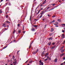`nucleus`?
<instances>
[{
	"mask_svg": "<svg viewBox=\"0 0 65 65\" xmlns=\"http://www.w3.org/2000/svg\"><path fill=\"white\" fill-rule=\"evenodd\" d=\"M65 55V53H63L60 55V56H63V55Z\"/></svg>",
	"mask_w": 65,
	"mask_h": 65,
	"instance_id": "6e6552de",
	"label": "nucleus"
},
{
	"mask_svg": "<svg viewBox=\"0 0 65 65\" xmlns=\"http://www.w3.org/2000/svg\"><path fill=\"white\" fill-rule=\"evenodd\" d=\"M17 63V62L16 61H15L13 62V64H16Z\"/></svg>",
	"mask_w": 65,
	"mask_h": 65,
	"instance_id": "f8f14e48",
	"label": "nucleus"
},
{
	"mask_svg": "<svg viewBox=\"0 0 65 65\" xmlns=\"http://www.w3.org/2000/svg\"><path fill=\"white\" fill-rule=\"evenodd\" d=\"M46 25H45V27H44V28H46Z\"/></svg>",
	"mask_w": 65,
	"mask_h": 65,
	"instance_id": "864d4df0",
	"label": "nucleus"
},
{
	"mask_svg": "<svg viewBox=\"0 0 65 65\" xmlns=\"http://www.w3.org/2000/svg\"><path fill=\"white\" fill-rule=\"evenodd\" d=\"M44 12H44V11H42L41 12V15H42V14H44Z\"/></svg>",
	"mask_w": 65,
	"mask_h": 65,
	"instance_id": "7ed1b4c3",
	"label": "nucleus"
},
{
	"mask_svg": "<svg viewBox=\"0 0 65 65\" xmlns=\"http://www.w3.org/2000/svg\"><path fill=\"white\" fill-rule=\"evenodd\" d=\"M33 62V61L32 60H31L29 62V63H31L32 62Z\"/></svg>",
	"mask_w": 65,
	"mask_h": 65,
	"instance_id": "a211bd4d",
	"label": "nucleus"
},
{
	"mask_svg": "<svg viewBox=\"0 0 65 65\" xmlns=\"http://www.w3.org/2000/svg\"><path fill=\"white\" fill-rule=\"evenodd\" d=\"M23 30H24V25L23 26Z\"/></svg>",
	"mask_w": 65,
	"mask_h": 65,
	"instance_id": "ea45409f",
	"label": "nucleus"
},
{
	"mask_svg": "<svg viewBox=\"0 0 65 65\" xmlns=\"http://www.w3.org/2000/svg\"><path fill=\"white\" fill-rule=\"evenodd\" d=\"M54 8H52V9H51V10H48V11H50V10H51L53 9H54Z\"/></svg>",
	"mask_w": 65,
	"mask_h": 65,
	"instance_id": "4be33fe9",
	"label": "nucleus"
},
{
	"mask_svg": "<svg viewBox=\"0 0 65 65\" xmlns=\"http://www.w3.org/2000/svg\"><path fill=\"white\" fill-rule=\"evenodd\" d=\"M42 17V15H41L40 16L39 18H41Z\"/></svg>",
	"mask_w": 65,
	"mask_h": 65,
	"instance_id": "aec40b11",
	"label": "nucleus"
},
{
	"mask_svg": "<svg viewBox=\"0 0 65 65\" xmlns=\"http://www.w3.org/2000/svg\"><path fill=\"white\" fill-rule=\"evenodd\" d=\"M47 60V58L45 59H44V60L45 61H46V60Z\"/></svg>",
	"mask_w": 65,
	"mask_h": 65,
	"instance_id": "473e14b6",
	"label": "nucleus"
},
{
	"mask_svg": "<svg viewBox=\"0 0 65 65\" xmlns=\"http://www.w3.org/2000/svg\"><path fill=\"white\" fill-rule=\"evenodd\" d=\"M31 30L32 31H35V29H34V28H33L31 29Z\"/></svg>",
	"mask_w": 65,
	"mask_h": 65,
	"instance_id": "f3484780",
	"label": "nucleus"
},
{
	"mask_svg": "<svg viewBox=\"0 0 65 65\" xmlns=\"http://www.w3.org/2000/svg\"><path fill=\"white\" fill-rule=\"evenodd\" d=\"M6 25V24H5V23H4L3 24V26H5Z\"/></svg>",
	"mask_w": 65,
	"mask_h": 65,
	"instance_id": "412c9836",
	"label": "nucleus"
},
{
	"mask_svg": "<svg viewBox=\"0 0 65 65\" xmlns=\"http://www.w3.org/2000/svg\"><path fill=\"white\" fill-rule=\"evenodd\" d=\"M63 64H64V63H62L60 65H63Z\"/></svg>",
	"mask_w": 65,
	"mask_h": 65,
	"instance_id": "3c124183",
	"label": "nucleus"
},
{
	"mask_svg": "<svg viewBox=\"0 0 65 65\" xmlns=\"http://www.w3.org/2000/svg\"><path fill=\"white\" fill-rule=\"evenodd\" d=\"M62 25H63L64 26H65V24H62Z\"/></svg>",
	"mask_w": 65,
	"mask_h": 65,
	"instance_id": "8fccbe9b",
	"label": "nucleus"
},
{
	"mask_svg": "<svg viewBox=\"0 0 65 65\" xmlns=\"http://www.w3.org/2000/svg\"><path fill=\"white\" fill-rule=\"evenodd\" d=\"M47 16H48V17H50V15H49V14H48Z\"/></svg>",
	"mask_w": 65,
	"mask_h": 65,
	"instance_id": "c03bdc74",
	"label": "nucleus"
},
{
	"mask_svg": "<svg viewBox=\"0 0 65 65\" xmlns=\"http://www.w3.org/2000/svg\"><path fill=\"white\" fill-rule=\"evenodd\" d=\"M43 8H42L41 9V10L43 9Z\"/></svg>",
	"mask_w": 65,
	"mask_h": 65,
	"instance_id": "a19ab883",
	"label": "nucleus"
},
{
	"mask_svg": "<svg viewBox=\"0 0 65 65\" xmlns=\"http://www.w3.org/2000/svg\"><path fill=\"white\" fill-rule=\"evenodd\" d=\"M62 32L63 33H64V32H65V31L64 30H62Z\"/></svg>",
	"mask_w": 65,
	"mask_h": 65,
	"instance_id": "7c9ffc66",
	"label": "nucleus"
},
{
	"mask_svg": "<svg viewBox=\"0 0 65 65\" xmlns=\"http://www.w3.org/2000/svg\"><path fill=\"white\" fill-rule=\"evenodd\" d=\"M31 45H30L29 46V48H31Z\"/></svg>",
	"mask_w": 65,
	"mask_h": 65,
	"instance_id": "2f4dec72",
	"label": "nucleus"
},
{
	"mask_svg": "<svg viewBox=\"0 0 65 65\" xmlns=\"http://www.w3.org/2000/svg\"><path fill=\"white\" fill-rule=\"evenodd\" d=\"M56 27H58V25L56 26Z\"/></svg>",
	"mask_w": 65,
	"mask_h": 65,
	"instance_id": "13d9d810",
	"label": "nucleus"
},
{
	"mask_svg": "<svg viewBox=\"0 0 65 65\" xmlns=\"http://www.w3.org/2000/svg\"><path fill=\"white\" fill-rule=\"evenodd\" d=\"M46 1H45L43 3V4H44L45 3H46V2H45Z\"/></svg>",
	"mask_w": 65,
	"mask_h": 65,
	"instance_id": "dca6fc26",
	"label": "nucleus"
},
{
	"mask_svg": "<svg viewBox=\"0 0 65 65\" xmlns=\"http://www.w3.org/2000/svg\"><path fill=\"white\" fill-rule=\"evenodd\" d=\"M25 33V32H23V33H24V34Z\"/></svg>",
	"mask_w": 65,
	"mask_h": 65,
	"instance_id": "680f3d73",
	"label": "nucleus"
},
{
	"mask_svg": "<svg viewBox=\"0 0 65 65\" xmlns=\"http://www.w3.org/2000/svg\"><path fill=\"white\" fill-rule=\"evenodd\" d=\"M6 23H10V22H9V21H6Z\"/></svg>",
	"mask_w": 65,
	"mask_h": 65,
	"instance_id": "bb28decb",
	"label": "nucleus"
},
{
	"mask_svg": "<svg viewBox=\"0 0 65 65\" xmlns=\"http://www.w3.org/2000/svg\"><path fill=\"white\" fill-rule=\"evenodd\" d=\"M54 29L53 28H52L51 30V32H53V31H54Z\"/></svg>",
	"mask_w": 65,
	"mask_h": 65,
	"instance_id": "9d476101",
	"label": "nucleus"
},
{
	"mask_svg": "<svg viewBox=\"0 0 65 65\" xmlns=\"http://www.w3.org/2000/svg\"><path fill=\"white\" fill-rule=\"evenodd\" d=\"M15 30H14L13 32V33H15Z\"/></svg>",
	"mask_w": 65,
	"mask_h": 65,
	"instance_id": "a18cd8bd",
	"label": "nucleus"
},
{
	"mask_svg": "<svg viewBox=\"0 0 65 65\" xmlns=\"http://www.w3.org/2000/svg\"><path fill=\"white\" fill-rule=\"evenodd\" d=\"M35 34H36V32H35Z\"/></svg>",
	"mask_w": 65,
	"mask_h": 65,
	"instance_id": "0e129e2a",
	"label": "nucleus"
},
{
	"mask_svg": "<svg viewBox=\"0 0 65 65\" xmlns=\"http://www.w3.org/2000/svg\"><path fill=\"white\" fill-rule=\"evenodd\" d=\"M5 65H7V64H5Z\"/></svg>",
	"mask_w": 65,
	"mask_h": 65,
	"instance_id": "338daca9",
	"label": "nucleus"
},
{
	"mask_svg": "<svg viewBox=\"0 0 65 65\" xmlns=\"http://www.w3.org/2000/svg\"><path fill=\"white\" fill-rule=\"evenodd\" d=\"M18 32L19 33H21V30H19Z\"/></svg>",
	"mask_w": 65,
	"mask_h": 65,
	"instance_id": "ddd939ff",
	"label": "nucleus"
},
{
	"mask_svg": "<svg viewBox=\"0 0 65 65\" xmlns=\"http://www.w3.org/2000/svg\"><path fill=\"white\" fill-rule=\"evenodd\" d=\"M62 37H64V34H62Z\"/></svg>",
	"mask_w": 65,
	"mask_h": 65,
	"instance_id": "5701e85b",
	"label": "nucleus"
},
{
	"mask_svg": "<svg viewBox=\"0 0 65 65\" xmlns=\"http://www.w3.org/2000/svg\"><path fill=\"white\" fill-rule=\"evenodd\" d=\"M28 60H27L26 62L25 63H27V62H28Z\"/></svg>",
	"mask_w": 65,
	"mask_h": 65,
	"instance_id": "5fc2aeb1",
	"label": "nucleus"
},
{
	"mask_svg": "<svg viewBox=\"0 0 65 65\" xmlns=\"http://www.w3.org/2000/svg\"><path fill=\"white\" fill-rule=\"evenodd\" d=\"M37 53V52H33V54H36Z\"/></svg>",
	"mask_w": 65,
	"mask_h": 65,
	"instance_id": "4468645a",
	"label": "nucleus"
},
{
	"mask_svg": "<svg viewBox=\"0 0 65 65\" xmlns=\"http://www.w3.org/2000/svg\"><path fill=\"white\" fill-rule=\"evenodd\" d=\"M20 24H18V27H19V26H20Z\"/></svg>",
	"mask_w": 65,
	"mask_h": 65,
	"instance_id": "de8ad7c7",
	"label": "nucleus"
},
{
	"mask_svg": "<svg viewBox=\"0 0 65 65\" xmlns=\"http://www.w3.org/2000/svg\"><path fill=\"white\" fill-rule=\"evenodd\" d=\"M8 15H7L6 16V18H8Z\"/></svg>",
	"mask_w": 65,
	"mask_h": 65,
	"instance_id": "79ce46f5",
	"label": "nucleus"
},
{
	"mask_svg": "<svg viewBox=\"0 0 65 65\" xmlns=\"http://www.w3.org/2000/svg\"><path fill=\"white\" fill-rule=\"evenodd\" d=\"M49 40H53L52 37H50L49 38Z\"/></svg>",
	"mask_w": 65,
	"mask_h": 65,
	"instance_id": "1a4fd4ad",
	"label": "nucleus"
},
{
	"mask_svg": "<svg viewBox=\"0 0 65 65\" xmlns=\"http://www.w3.org/2000/svg\"><path fill=\"white\" fill-rule=\"evenodd\" d=\"M50 7H48L47 8V9L45 11V12H46V11H48V10H49L48 9L49 8H50Z\"/></svg>",
	"mask_w": 65,
	"mask_h": 65,
	"instance_id": "f03ea898",
	"label": "nucleus"
},
{
	"mask_svg": "<svg viewBox=\"0 0 65 65\" xmlns=\"http://www.w3.org/2000/svg\"><path fill=\"white\" fill-rule=\"evenodd\" d=\"M52 34H53L52 33H50V36H51V35H52Z\"/></svg>",
	"mask_w": 65,
	"mask_h": 65,
	"instance_id": "cd10ccee",
	"label": "nucleus"
},
{
	"mask_svg": "<svg viewBox=\"0 0 65 65\" xmlns=\"http://www.w3.org/2000/svg\"><path fill=\"white\" fill-rule=\"evenodd\" d=\"M6 4H8V3H6Z\"/></svg>",
	"mask_w": 65,
	"mask_h": 65,
	"instance_id": "603ef678",
	"label": "nucleus"
},
{
	"mask_svg": "<svg viewBox=\"0 0 65 65\" xmlns=\"http://www.w3.org/2000/svg\"><path fill=\"white\" fill-rule=\"evenodd\" d=\"M39 62L40 63H42V62L41 61V60H40Z\"/></svg>",
	"mask_w": 65,
	"mask_h": 65,
	"instance_id": "a878e982",
	"label": "nucleus"
},
{
	"mask_svg": "<svg viewBox=\"0 0 65 65\" xmlns=\"http://www.w3.org/2000/svg\"><path fill=\"white\" fill-rule=\"evenodd\" d=\"M55 22V20H53L52 21L53 23H54V22Z\"/></svg>",
	"mask_w": 65,
	"mask_h": 65,
	"instance_id": "c9c22d12",
	"label": "nucleus"
},
{
	"mask_svg": "<svg viewBox=\"0 0 65 65\" xmlns=\"http://www.w3.org/2000/svg\"><path fill=\"white\" fill-rule=\"evenodd\" d=\"M55 25H58V22H56L55 23V24H54Z\"/></svg>",
	"mask_w": 65,
	"mask_h": 65,
	"instance_id": "20e7f679",
	"label": "nucleus"
},
{
	"mask_svg": "<svg viewBox=\"0 0 65 65\" xmlns=\"http://www.w3.org/2000/svg\"><path fill=\"white\" fill-rule=\"evenodd\" d=\"M56 17V16L55 15H54V16H52V18H54V17Z\"/></svg>",
	"mask_w": 65,
	"mask_h": 65,
	"instance_id": "58836bf2",
	"label": "nucleus"
},
{
	"mask_svg": "<svg viewBox=\"0 0 65 65\" xmlns=\"http://www.w3.org/2000/svg\"><path fill=\"white\" fill-rule=\"evenodd\" d=\"M44 51L43 53H42V55H44Z\"/></svg>",
	"mask_w": 65,
	"mask_h": 65,
	"instance_id": "f704fd0d",
	"label": "nucleus"
},
{
	"mask_svg": "<svg viewBox=\"0 0 65 65\" xmlns=\"http://www.w3.org/2000/svg\"><path fill=\"white\" fill-rule=\"evenodd\" d=\"M47 55H48V53H46L45 55V57H46L47 56Z\"/></svg>",
	"mask_w": 65,
	"mask_h": 65,
	"instance_id": "39448f33",
	"label": "nucleus"
},
{
	"mask_svg": "<svg viewBox=\"0 0 65 65\" xmlns=\"http://www.w3.org/2000/svg\"><path fill=\"white\" fill-rule=\"evenodd\" d=\"M63 59H64V60H65V57H63Z\"/></svg>",
	"mask_w": 65,
	"mask_h": 65,
	"instance_id": "49530a36",
	"label": "nucleus"
},
{
	"mask_svg": "<svg viewBox=\"0 0 65 65\" xmlns=\"http://www.w3.org/2000/svg\"><path fill=\"white\" fill-rule=\"evenodd\" d=\"M8 5H9V6L10 5V3H9Z\"/></svg>",
	"mask_w": 65,
	"mask_h": 65,
	"instance_id": "72a5a7b5",
	"label": "nucleus"
},
{
	"mask_svg": "<svg viewBox=\"0 0 65 65\" xmlns=\"http://www.w3.org/2000/svg\"><path fill=\"white\" fill-rule=\"evenodd\" d=\"M40 65H41V63H40Z\"/></svg>",
	"mask_w": 65,
	"mask_h": 65,
	"instance_id": "69168bd1",
	"label": "nucleus"
},
{
	"mask_svg": "<svg viewBox=\"0 0 65 65\" xmlns=\"http://www.w3.org/2000/svg\"><path fill=\"white\" fill-rule=\"evenodd\" d=\"M52 5H53V6H55V4H53Z\"/></svg>",
	"mask_w": 65,
	"mask_h": 65,
	"instance_id": "c85d7f7f",
	"label": "nucleus"
},
{
	"mask_svg": "<svg viewBox=\"0 0 65 65\" xmlns=\"http://www.w3.org/2000/svg\"><path fill=\"white\" fill-rule=\"evenodd\" d=\"M64 47V46H63L61 47V48H63Z\"/></svg>",
	"mask_w": 65,
	"mask_h": 65,
	"instance_id": "37998d69",
	"label": "nucleus"
},
{
	"mask_svg": "<svg viewBox=\"0 0 65 65\" xmlns=\"http://www.w3.org/2000/svg\"><path fill=\"white\" fill-rule=\"evenodd\" d=\"M51 42H49V43H48V45L49 46L51 45Z\"/></svg>",
	"mask_w": 65,
	"mask_h": 65,
	"instance_id": "2eb2a0df",
	"label": "nucleus"
},
{
	"mask_svg": "<svg viewBox=\"0 0 65 65\" xmlns=\"http://www.w3.org/2000/svg\"><path fill=\"white\" fill-rule=\"evenodd\" d=\"M10 65H12V64H11Z\"/></svg>",
	"mask_w": 65,
	"mask_h": 65,
	"instance_id": "774afa93",
	"label": "nucleus"
},
{
	"mask_svg": "<svg viewBox=\"0 0 65 65\" xmlns=\"http://www.w3.org/2000/svg\"><path fill=\"white\" fill-rule=\"evenodd\" d=\"M2 11H1V10L0 11V13L1 14V13H2Z\"/></svg>",
	"mask_w": 65,
	"mask_h": 65,
	"instance_id": "c756f323",
	"label": "nucleus"
},
{
	"mask_svg": "<svg viewBox=\"0 0 65 65\" xmlns=\"http://www.w3.org/2000/svg\"><path fill=\"white\" fill-rule=\"evenodd\" d=\"M3 1V0H1V2H2V1Z\"/></svg>",
	"mask_w": 65,
	"mask_h": 65,
	"instance_id": "4d7b16f0",
	"label": "nucleus"
},
{
	"mask_svg": "<svg viewBox=\"0 0 65 65\" xmlns=\"http://www.w3.org/2000/svg\"><path fill=\"white\" fill-rule=\"evenodd\" d=\"M53 45H54L55 44V43H53Z\"/></svg>",
	"mask_w": 65,
	"mask_h": 65,
	"instance_id": "09e8293b",
	"label": "nucleus"
},
{
	"mask_svg": "<svg viewBox=\"0 0 65 65\" xmlns=\"http://www.w3.org/2000/svg\"><path fill=\"white\" fill-rule=\"evenodd\" d=\"M64 43H65V41H64Z\"/></svg>",
	"mask_w": 65,
	"mask_h": 65,
	"instance_id": "e2e57ef3",
	"label": "nucleus"
},
{
	"mask_svg": "<svg viewBox=\"0 0 65 65\" xmlns=\"http://www.w3.org/2000/svg\"><path fill=\"white\" fill-rule=\"evenodd\" d=\"M47 59H48L49 60H51V57H48Z\"/></svg>",
	"mask_w": 65,
	"mask_h": 65,
	"instance_id": "6ab92c4d",
	"label": "nucleus"
},
{
	"mask_svg": "<svg viewBox=\"0 0 65 65\" xmlns=\"http://www.w3.org/2000/svg\"><path fill=\"white\" fill-rule=\"evenodd\" d=\"M42 5H41L40 6H41Z\"/></svg>",
	"mask_w": 65,
	"mask_h": 65,
	"instance_id": "bf43d9fd",
	"label": "nucleus"
},
{
	"mask_svg": "<svg viewBox=\"0 0 65 65\" xmlns=\"http://www.w3.org/2000/svg\"><path fill=\"white\" fill-rule=\"evenodd\" d=\"M57 21L59 22H60L61 21V19H58L57 20Z\"/></svg>",
	"mask_w": 65,
	"mask_h": 65,
	"instance_id": "0eeeda50",
	"label": "nucleus"
},
{
	"mask_svg": "<svg viewBox=\"0 0 65 65\" xmlns=\"http://www.w3.org/2000/svg\"><path fill=\"white\" fill-rule=\"evenodd\" d=\"M55 46H53V47L52 48V49H53V48L54 49V48H55Z\"/></svg>",
	"mask_w": 65,
	"mask_h": 65,
	"instance_id": "e433bc0d",
	"label": "nucleus"
},
{
	"mask_svg": "<svg viewBox=\"0 0 65 65\" xmlns=\"http://www.w3.org/2000/svg\"><path fill=\"white\" fill-rule=\"evenodd\" d=\"M54 61L55 62H57V58H55V59Z\"/></svg>",
	"mask_w": 65,
	"mask_h": 65,
	"instance_id": "423d86ee",
	"label": "nucleus"
},
{
	"mask_svg": "<svg viewBox=\"0 0 65 65\" xmlns=\"http://www.w3.org/2000/svg\"><path fill=\"white\" fill-rule=\"evenodd\" d=\"M33 26L34 27H37V25H33Z\"/></svg>",
	"mask_w": 65,
	"mask_h": 65,
	"instance_id": "b1692460",
	"label": "nucleus"
},
{
	"mask_svg": "<svg viewBox=\"0 0 65 65\" xmlns=\"http://www.w3.org/2000/svg\"><path fill=\"white\" fill-rule=\"evenodd\" d=\"M38 52V49H37L36 52H37H37Z\"/></svg>",
	"mask_w": 65,
	"mask_h": 65,
	"instance_id": "4c0bfd02",
	"label": "nucleus"
},
{
	"mask_svg": "<svg viewBox=\"0 0 65 65\" xmlns=\"http://www.w3.org/2000/svg\"><path fill=\"white\" fill-rule=\"evenodd\" d=\"M43 21H44V19H43L42 20Z\"/></svg>",
	"mask_w": 65,
	"mask_h": 65,
	"instance_id": "052dcab7",
	"label": "nucleus"
},
{
	"mask_svg": "<svg viewBox=\"0 0 65 65\" xmlns=\"http://www.w3.org/2000/svg\"><path fill=\"white\" fill-rule=\"evenodd\" d=\"M41 65H43V62H41Z\"/></svg>",
	"mask_w": 65,
	"mask_h": 65,
	"instance_id": "393cba45",
	"label": "nucleus"
},
{
	"mask_svg": "<svg viewBox=\"0 0 65 65\" xmlns=\"http://www.w3.org/2000/svg\"><path fill=\"white\" fill-rule=\"evenodd\" d=\"M61 52L62 53H64V50H61Z\"/></svg>",
	"mask_w": 65,
	"mask_h": 65,
	"instance_id": "9b49d317",
	"label": "nucleus"
},
{
	"mask_svg": "<svg viewBox=\"0 0 65 65\" xmlns=\"http://www.w3.org/2000/svg\"><path fill=\"white\" fill-rule=\"evenodd\" d=\"M8 62H10V60H8Z\"/></svg>",
	"mask_w": 65,
	"mask_h": 65,
	"instance_id": "6e6d98bb",
	"label": "nucleus"
},
{
	"mask_svg": "<svg viewBox=\"0 0 65 65\" xmlns=\"http://www.w3.org/2000/svg\"><path fill=\"white\" fill-rule=\"evenodd\" d=\"M40 10H39V11L37 13L36 12L35 13V15L36 17L37 15L38 14H39V12H40Z\"/></svg>",
	"mask_w": 65,
	"mask_h": 65,
	"instance_id": "f257e3e1",
	"label": "nucleus"
}]
</instances>
